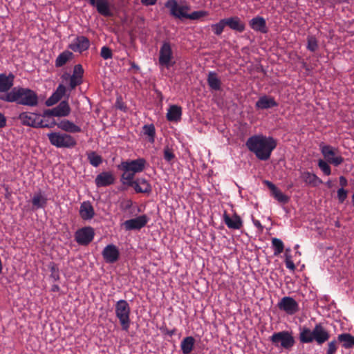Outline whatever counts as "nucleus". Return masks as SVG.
<instances>
[{
	"label": "nucleus",
	"instance_id": "nucleus-1",
	"mask_svg": "<svg viewBox=\"0 0 354 354\" xmlns=\"http://www.w3.org/2000/svg\"><path fill=\"white\" fill-rule=\"evenodd\" d=\"M277 140L263 134H256L250 136L245 142L248 149L253 153L260 160H268L272 151L277 147Z\"/></svg>",
	"mask_w": 354,
	"mask_h": 354
},
{
	"label": "nucleus",
	"instance_id": "nucleus-2",
	"mask_svg": "<svg viewBox=\"0 0 354 354\" xmlns=\"http://www.w3.org/2000/svg\"><path fill=\"white\" fill-rule=\"evenodd\" d=\"M0 100L6 102H15L17 104L35 107L39 104L37 93L28 88L15 86L8 94L0 97Z\"/></svg>",
	"mask_w": 354,
	"mask_h": 354
},
{
	"label": "nucleus",
	"instance_id": "nucleus-3",
	"mask_svg": "<svg viewBox=\"0 0 354 354\" xmlns=\"http://www.w3.org/2000/svg\"><path fill=\"white\" fill-rule=\"evenodd\" d=\"M330 335L322 324H316L313 330L308 327L300 328L299 339L302 344L315 341L318 345H322L330 339Z\"/></svg>",
	"mask_w": 354,
	"mask_h": 354
},
{
	"label": "nucleus",
	"instance_id": "nucleus-4",
	"mask_svg": "<svg viewBox=\"0 0 354 354\" xmlns=\"http://www.w3.org/2000/svg\"><path fill=\"white\" fill-rule=\"evenodd\" d=\"M165 7L169 10L171 17L180 20L183 19L197 20L208 15V12L205 10H198L188 14L187 11L190 10L189 6H180L176 0H167Z\"/></svg>",
	"mask_w": 354,
	"mask_h": 354
},
{
	"label": "nucleus",
	"instance_id": "nucleus-5",
	"mask_svg": "<svg viewBox=\"0 0 354 354\" xmlns=\"http://www.w3.org/2000/svg\"><path fill=\"white\" fill-rule=\"evenodd\" d=\"M146 165L147 161L143 158L122 161L118 166V169L123 171L121 175L122 183L126 185L134 180L136 174L142 172Z\"/></svg>",
	"mask_w": 354,
	"mask_h": 354
},
{
	"label": "nucleus",
	"instance_id": "nucleus-6",
	"mask_svg": "<svg viewBox=\"0 0 354 354\" xmlns=\"http://www.w3.org/2000/svg\"><path fill=\"white\" fill-rule=\"evenodd\" d=\"M269 340L273 346L281 350L290 351L295 344L292 333L288 330L274 333L269 337Z\"/></svg>",
	"mask_w": 354,
	"mask_h": 354
},
{
	"label": "nucleus",
	"instance_id": "nucleus-7",
	"mask_svg": "<svg viewBox=\"0 0 354 354\" xmlns=\"http://www.w3.org/2000/svg\"><path fill=\"white\" fill-rule=\"evenodd\" d=\"M115 313L121 325L122 329L128 331L131 325V308L129 303L120 299L115 305Z\"/></svg>",
	"mask_w": 354,
	"mask_h": 354
},
{
	"label": "nucleus",
	"instance_id": "nucleus-8",
	"mask_svg": "<svg viewBox=\"0 0 354 354\" xmlns=\"http://www.w3.org/2000/svg\"><path fill=\"white\" fill-rule=\"evenodd\" d=\"M47 136L50 143L57 148L71 149L77 145L75 138L66 133L50 132Z\"/></svg>",
	"mask_w": 354,
	"mask_h": 354
},
{
	"label": "nucleus",
	"instance_id": "nucleus-9",
	"mask_svg": "<svg viewBox=\"0 0 354 354\" xmlns=\"http://www.w3.org/2000/svg\"><path fill=\"white\" fill-rule=\"evenodd\" d=\"M321 153L325 160L328 163L337 167L344 160V158L339 153L338 149L330 145H320Z\"/></svg>",
	"mask_w": 354,
	"mask_h": 354
},
{
	"label": "nucleus",
	"instance_id": "nucleus-10",
	"mask_svg": "<svg viewBox=\"0 0 354 354\" xmlns=\"http://www.w3.org/2000/svg\"><path fill=\"white\" fill-rule=\"evenodd\" d=\"M173 52L171 45L169 42L165 41L160 47L159 51L158 62L161 66L170 68L174 64L172 62Z\"/></svg>",
	"mask_w": 354,
	"mask_h": 354
},
{
	"label": "nucleus",
	"instance_id": "nucleus-11",
	"mask_svg": "<svg viewBox=\"0 0 354 354\" xmlns=\"http://www.w3.org/2000/svg\"><path fill=\"white\" fill-rule=\"evenodd\" d=\"M71 113V107L68 101H62L57 106L44 111L41 116L45 117H66Z\"/></svg>",
	"mask_w": 354,
	"mask_h": 354
},
{
	"label": "nucleus",
	"instance_id": "nucleus-12",
	"mask_svg": "<svg viewBox=\"0 0 354 354\" xmlns=\"http://www.w3.org/2000/svg\"><path fill=\"white\" fill-rule=\"evenodd\" d=\"M94 236V229L92 227L86 226L75 232V240L80 245H87L93 241Z\"/></svg>",
	"mask_w": 354,
	"mask_h": 354
},
{
	"label": "nucleus",
	"instance_id": "nucleus-13",
	"mask_svg": "<svg viewBox=\"0 0 354 354\" xmlns=\"http://www.w3.org/2000/svg\"><path fill=\"white\" fill-rule=\"evenodd\" d=\"M279 310L284 311L288 315H292L299 310V304L291 297H283L277 304Z\"/></svg>",
	"mask_w": 354,
	"mask_h": 354
},
{
	"label": "nucleus",
	"instance_id": "nucleus-14",
	"mask_svg": "<svg viewBox=\"0 0 354 354\" xmlns=\"http://www.w3.org/2000/svg\"><path fill=\"white\" fill-rule=\"evenodd\" d=\"M41 115L35 113L22 112L19 115L21 123L27 127L39 128L42 126L40 122Z\"/></svg>",
	"mask_w": 354,
	"mask_h": 354
},
{
	"label": "nucleus",
	"instance_id": "nucleus-15",
	"mask_svg": "<svg viewBox=\"0 0 354 354\" xmlns=\"http://www.w3.org/2000/svg\"><path fill=\"white\" fill-rule=\"evenodd\" d=\"M134 189L136 193L151 194L152 187L149 182L144 178H138L127 184Z\"/></svg>",
	"mask_w": 354,
	"mask_h": 354
},
{
	"label": "nucleus",
	"instance_id": "nucleus-16",
	"mask_svg": "<svg viewBox=\"0 0 354 354\" xmlns=\"http://www.w3.org/2000/svg\"><path fill=\"white\" fill-rule=\"evenodd\" d=\"M14 80L15 75L12 73L8 75L0 73V97L8 94L13 88Z\"/></svg>",
	"mask_w": 354,
	"mask_h": 354
},
{
	"label": "nucleus",
	"instance_id": "nucleus-17",
	"mask_svg": "<svg viewBox=\"0 0 354 354\" xmlns=\"http://www.w3.org/2000/svg\"><path fill=\"white\" fill-rule=\"evenodd\" d=\"M148 221V217L143 214L135 218L127 220L123 225L126 230H140L147 225Z\"/></svg>",
	"mask_w": 354,
	"mask_h": 354
},
{
	"label": "nucleus",
	"instance_id": "nucleus-18",
	"mask_svg": "<svg viewBox=\"0 0 354 354\" xmlns=\"http://www.w3.org/2000/svg\"><path fill=\"white\" fill-rule=\"evenodd\" d=\"M90 46V41L85 36H77L69 44L68 48L73 51L82 53L88 49Z\"/></svg>",
	"mask_w": 354,
	"mask_h": 354
},
{
	"label": "nucleus",
	"instance_id": "nucleus-19",
	"mask_svg": "<svg viewBox=\"0 0 354 354\" xmlns=\"http://www.w3.org/2000/svg\"><path fill=\"white\" fill-rule=\"evenodd\" d=\"M115 178L111 171H102L95 179L97 187H107L114 184Z\"/></svg>",
	"mask_w": 354,
	"mask_h": 354
},
{
	"label": "nucleus",
	"instance_id": "nucleus-20",
	"mask_svg": "<svg viewBox=\"0 0 354 354\" xmlns=\"http://www.w3.org/2000/svg\"><path fill=\"white\" fill-rule=\"evenodd\" d=\"M102 256L106 263H113L118 260L120 252L115 245L109 244L104 248Z\"/></svg>",
	"mask_w": 354,
	"mask_h": 354
},
{
	"label": "nucleus",
	"instance_id": "nucleus-21",
	"mask_svg": "<svg viewBox=\"0 0 354 354\" xmlns=\"http://www.w3.org/2000/svg\"><path fill=\"white\" fill-rule=\"evenodd\" d=\"M223 218L225 224L229 229L240 230L243 227V221L236 213H234L231 217L225 212Z\"/></svg>",
	"mask_w": 354,
	"mask_h": 354
},
{
	"label": "nucleus",
	"instance_id": "nucleus-22",
	"mask_svg": "<svg viewBox=\"0 0 354 354\" xmlns=\"http://www.w3.org/2000/svg\"><path fill=\"white\" fill-rule=\"evenodd\" d=\"M278 106V103L272 96L264 95L259 98L255 103L257 109H268Z\"/></svg>",
	"mask_w": 354,
	"mask_h": 354
},
{
	"label": "nucleus",
	"instance_id": "nucleus-23",
	"mask_svg": "<svg viewBox=\"0 0 354 354\" xmlns=\"http://www.w3.org/2000/svg\"><path fill=\"white\" fill-rule=\"evenodd\" d=\"M264 184L270 189L271 191V195L277 201L283 204L288 203L290 198L287 195L282 193L281 190L279 189L272 182L269 180H265Z\"/></svg>",
	"mask_w": 354,
	"mask_h": 354
},
{
	"label": "nucleus",
	"instance_id": "nucleus-24",
	"mask_svg": "<svg viewBox=\"0 0 354 354\" xmlns=\"http://www.w3.org/2000/svg\"><path fill=\"white\" fill-rule=\"evenodd\" d=\"M224 20L226 26L234 31L243 32L245 29V23L236 16L225 18Z\"/></svg>",
	"mask_w": 354,
	"mask_h": 354
},
{
	"label": "nucleus",
	"instance_id": "nucleus-25",
	"mask_svg": "<svg viewBox=\"0 0 354 354\" xmlns=\"http://www.w3.org/2000/svg\"><path fill=\"white\" fill-rule=\"evenodd\" d=\"M79 213L80 217L84 221L91 220L95 216L94 208L89 201H84L81 203Z\"/></svg>",
	"mask_w": 354,
	"mask_h": 354
},
{
	"label": "nucleus",
	"instance_id": "nucleus-26",
	"mask_svg": "<svg viewBox=\"0 0 354 354\" xmlns=\"http://www.w3.org/2000/svg\"><path fill=\"white\" fill-rule=\"evenodd\" d=\"M66 87L63 84H59L55 91L46 101L47 106H51L57 104L65 95Z\"/></svg>",
	"mask_w": 354,
	"mask_h": 354
},
{
	"label": "nucleus",
	"instance_id": "nucleus-27",
	"mask_svg": "<svg viewBox=\"0 0 354 354\" xmlns=\"http://www.w3.org/2000/svg\"><path fill=\"white\" fill-rule=\"evenodd\" d=\"M249 25L252 29L254 31L259 32L261 33L268 32V28L266 26V21L265 19L262 17H255L252 18L250 22Z\"/></svg>",
	"mask_w": 354,
	"mask_h": 354
},
{
	"label": "nucleus",
	"instance_id": "nucleus-28",
	"mask_svg": "<svg viewBox=\"0 0 354 354\" xmlns=\"http://www.w3.org/2000/svg\"><path fill=\"white\" fill-rule=\"evenodd\" d=\"M57 127L68 133H79L81 128L68 120H63L57 124Z\"/></svg>",
	"mask_w": 354,
	"mask_h": 354
},
{
	"label": "nucleus",
	"instance_id": "nucleus-29",
	"mask_svg": "<svg viewBox=\"0 0 354 354\" xmlns=\"http://www.w3.org/2000/svg\"><path fill=\"white\" fill-rule=\"evenodd\" d=\"M301 179L306 183V185L312 187H317L322 184L323 181L317 176L315 174L309 171H304L301 174Z\"/></svg>",
	"mask_w": 354,
	"mask_h": 354
},
{
	"label": "nucleus",
	"instance_id": "nucleus-30",
	"mask_svg": "<svg viewBox=\"0 0 354 354\" xmlns=\"http://www.w3.org/2000/svg\"><path fill=\"white\" fill-rule=\"evenodd\" d=\"M182 115V109L177 105H171L167 111V119L169 122H178Z\"/></svg>",
	"mask_w": 354,
	"mask_h": 354
},
{
	"label": "nucleus",
	"instance_id": "nucleus-31",
	"mask_svg": "<svg viewBox=\"0 0 354 354\" xmlns=\"http://www.w3.org/2000/svg\"><path fill=\"white\" fill-rule=\"evenodd\" d=\"M47 198L41 192L35 193L32 198L33 209L44 208L47 204Z\"/></svg>",
	"mask_w": 354,
	"mask_h": 354
},
{
	"label": "nucleus",
	"instance_id": "nucleus-32",
	"mask_svg": "<svg viewBox=\"0 0 354 354\" xmlns=\"http://www.w3.org/2000/svg\"><path fill=\"white\" fill-rule=\"evenodd\" d=\"M195 339L192 336L185 337L180 343V348L183 354H190L194 349Z\"/></svg>",
	"mask_w": 354,
	"mask_h": 354
},
{
	"label": "nucleus",
	"instance_id": "nucleus-33",
	"mask_svg": "<svg viewBox=\"0 0 354 354\" xmlns=\"http://www.w3.org/2000/svg\"><path fill=\"white\" fill-rule=\"evenodd\" d=\"M207 83L209 86L214 91H219L221 88V82L217 77L215 72H209L207 75Z\"/></svg>",
	"mask_w": 354,
	"mask_h": 354
},
{
	"label": "nucleus",
	"instance_id": "nucleus-34",
	"mask_svg": "<svg viewBox=\"0 0 354 354\" xmlns=\"http://www.w3.org/2000/svg\"><path fill=\"white\" fill-rule=\"evenodd\" d=\"M338 340L342 342V346L344 348H351L354 347V337L350 333H342L337 337Z\"/></svg>",
	"mask_w": 354,
	"mask_h": 354
},
{
	"label": "nucleus",
	"instance_id": "nucleus-35",
	"mask_svg": "<svg viewBox=\"0 0 354 354\" xmlns=\"http://www.w3.org/2000/svg\"><path fill=\"white\" fill-rule=\"evenodd\" d=\"M73 53L68 50H65L60 53L55 59V66L62 67L71 59Z\"/></svg>",
	"mask_w": 354,
	"mask_h": 354
},
{
	"label": "nucleus",
	"instance_id": "nucleus-36",
	"mask_svg": "<svg viewBox=\"0 0 354 354\" xmlns=\"http://www.w3.org/2000/svg\"><path fill=\"white\" fill-rule=\"evenodd\" d=\"M88 160L90 164L97 167L102 162V158L95 151H91L87 153Z\"/></svg>",
	"mask_w": 354,
	"mask_h": 354
},
{
	"label": "nucleus",
	"instance_id": "nucleus-37",
	"mask_svg": "<svg viewBox=\"0 0 354 354\" xmlns=\"http://www.w3.org/2000/svg\"><path fill=\"white\" fill-rule=\"evenodd\" d=\"M307 49L310 52H315L318 48V41L313 35H308L307 37Z\"/></svg>",
	"mask_w": 354,
	"mask_h": 354
},
{
	"label": "nucleus",
	"instance_id": "nucleus-38",
	"mask_svg": "<svg viewBox=\"0 0 354 354\" xmlns=\"http://www.w3.org/2000/svg\"><path fill=\"white\" fill-rule=\"evenodd\" d=\"M144 134L149 136V140L151 142H154L156 129L153 124H145L143 127Z\"/></svg>",
	"mask_w": 354,
	"mask_h": 354
},
{
	"label": "nucleus",
	"instance_id": "nucleus-39",
	"mask_svg": "<svg viewBox=\"0 0 354 354\" xmlns=\"http://www.w3.org/2000/svg\"><path fill=\"white\" fill-rule=\"evenodd\" d=\"M226 26L224 19H221L218 23L211 25L212 31L216 35H221Z\"/></svg>",
	"mask_w": 354,
	"mask_h": 354
},
{
	"label": "nucleus",
	"instance_id": "nucleus-40",
	"mask_svg": "<svg viewBox=\"0 0 354 354\" xmlns=\"http://www.w3.org/2000/svg\"><path fill=\"white\" fill-rule=\"evenodd\" d=\"M272 244L274 248V255H278L283 251L284 245L281 239L277 238H273L272 239Z\"/></svg>",
	"mask_w": 354,
	"mask_h": 354
},
{
	"label": "nucleus",
	"instance_id": "nucleus-41",
	"mask_svg": "<svg viewBox=\"0 0 354 354\" xmlns=\"http://www.w3.org/2000/svg\"><path fill=\"white\" fill-rule=\"evenodd\" d=\"M328 164L329 163L326 160L322 159L318 160V167L326 176H329L331 174V169Z\"/></svg>",
	"mask_w": 354,
	"mask_h": 354
},
{
	"label": "nucleus",
	"instance_id": "nucleus-42",
	"mask_svg": "<svg viewBox=\"0 0 354 354\" xmlns=\"http://www.w3.org/2000/svg\"><path fill=\"white\" fill-rule=\"evenodd\" d=\"M49 268H50V270L51 272L50 277L53 279L54 281H59L60 279V277H59V271L58 266L55 263H52L49 266Z\"/></svg>",
	"mask_w": 354,
	"mask_h": 354
},
{
	"label": "nucleus",
	"instance_id": "nucleus-43",
	"mask_svg": "<svg viewBox=\"0 0 354 354\" xmlns=\"http://www.w3.org/2000/svg\"><path fill=\"white\" fill-rule=\"evenodd\" d=\"M100 55L104 59H109L112 58L113 53L110 48L104 46L101 48Z\"/></svg>",
	"mask_w": 354,
	"mask_h": 354
},
{
	"label": "nucleus",
	"instance_id": "nucleus-44",
	"mask_svg": "<svg viewBox=\"0 0 354 354\" xmlns=\"http://www.w3.org/2000/svg\"><path fill=\"white\" fill-rule=\"evenodd\" d=\"M174 158H175V155L173 152V150L171 149H170L169 147H166L164 149V159L167 162H169L172 160H174Z\"/></svg>",
	"mask_w": 354,
	"mask_h": 354
},
{
	"label": "nucleus",
	"instance_id": "nucleus-45",
	"mask_svg": "<svg viewBox=\"0 0 354 354\" xmlns=\"http://www.w3.org/2000/svg\"><path fill=\"white\" fill-rule=\"evenodd\" d=\"M69 79H70L69 86H70V88L71 90L74 89L77 86L82 84V83L83 82V80L82 79L78 78V77H75V75H71Z\"/></svg>",
	"mask_w": 354,
	"mask_h": 354
},
{
	"label": "nucleus",
	"instance_id": "nucleus-46",
	"mask_svg": "<svg viewBox=\"0 0 354 354\" xmlns=\"http://www.w3.org/2000/svg\"><path fill=\"white\" fill-rule=\"evenodd\" d=\"M41 124L42 126L39 127V128H53L55 126H57V124L55 120H52L51 121H45L42 119H40Z\"/></svg>",
	"mask_w": 354,
	"mask_h": 354
},
{
	"label": "nucleus",
	"instance_id": "nucleus-47",
	"mask_svg": "<svg viewBox=\"0 0 354 354\" xmlns=\"http://www.w3.org/2000/svg\"><path fill=\"white\" fill-rule=\"evenodd\" d=\"M83 73L84 69L81 64H77L74 66L73 73L72 75H75V77L82 80Z\"/></svg>",
	"mask_w": 354,
	"mask_h": 354
},
{
	"label": "nucleus",
	"instance_id": "nucleus-48",
	"mask_svg": "<svg viewBox=\"0 0 354 354\" xmlns=\"http://www.w3.org/2000/svg\"><path fill=\"white\" fill-rule=\"evenodd\" d=\"M337 350V342L333 340L328 344L326 354H335Z\"/></svg>",
	"mask_w": 354,
	"mask_h": 354
},
{
	"label": "nucleus",
	"instance_id": "nucleus-49",
	"mask_svg": "<svg viewBox=\"0 0 354 354\" xmlns=\"http://www.w3.org/2000/svg\"><path fill=\"white\" fill-rule=\"evenodd\" d=\"M348 192L344 188L337 190V198L340 203H343L347 198Z\"/></svg>",
	"mask_w": 354,
	"mask_h": 354
},
{
	"label": "nucleus",
	"instance_id": "nucleus-50",
	"mask_svg": "<svg viewBox=\"0 0 354 354\" xmlns=\"http://www.w3.org/2000/svg\"><path fill=\"white\" fill-rule=\"evenodd\" d=\"M285 262H286V266L287 268H288V269H290L291 270H294L295 269V266L293 261L287 255H286V257Z\"/></svg>",
	"mask_w": 354,
	"mask_h": 354
},
{
	"label": "nucleus",
	"instance_id": "nucleus-51",
	"mask_svg": "<svg viewBox=\"0 0 354 354\" xmlns=\"http://www.w3.org/2000/svg\"><path fill=\"white\" fill-rule=\"evenodd\" d=\"M252 222L254 225L258 229L259 232H262L263 231L264 227L261 225L259 220L252 218Z\"/></svg>",
	"mask_w": 354,
	"mask_h": 354
},
{
	"label": "nucleus",
	"instance_id": "nucleus-52",
	"mask_svg": "<svg viewBox=\"0 0 354 354\" xmlns=\"http://www.w3.org/2000/svg\"><path fill=\"white\" fill-rule=\"evenodd\" d=\"M141 3L144 6H153L156 3L157 0H140Z\"/></svg>",
	"mask_w": 354,
	"mask_h": 354
},
{
	"label": "nucleus",
	"instance_id": "nucleus-53",
	"mask_svg": "<svg viewBox=\"0 0 354 354\" xmlns=\"http://www.w3.org/2000/svg\"><path fill=\"white\" fill-rule=\"evenodd\" d=\"M6 126V116L0 113V129L3 128Z\"/></svg>",
	"mask_w": 354,
	"mask_h": 354
},
{
	"label": "nucleus",
	"instance_id": "nucleus-54",
	"mask_svg": "<svg viewBox=\"0 0 354 354\" xmlns=\"http://www.w3.org/2000/svg\"><path fill=\"white\" fill-rule=\"evenodd\" d=\"M339 185H341L342 188H344L348 185V181L346 178L343 176H341L339 177Z\"/></svg>",
	"mask_w": 354,
	"mask_h": 354
},
{
	"label": "nucleus",
	"instance_id": "nucleus-55",
	"mask_svg": "<svg viewBox=\"0 0 354 354\" xmlns=\"http://www.w3.org/2000/svg\"><path fill=\"white\" fill-rule=\"evenodd\" d=\"M176 330L175 328L172 329V330H165V333L168 335H169L170 337L173 336L175 333H176Z\"/></svg>",
	"mask_w": 354,
	"mask_h": 354
},
{
	"label": "nucleus",
	"instance_id": "nucleus-56",
	"mask_svg": "<svg viewBox=\"0 0 354 354\" xmlns=\"http://www.w3.org/2000/svg\"><path fill=\"white\" fill-rule=\"evenodd\" d=\"M131 206H132V201H128L124 206V209H128L131 208Z\"/></svg>",
	"mask_w": 354,
	"mask_h": 354
},
{
	"label": "nucleus",
	"instance_id": "nucleus-57",
	"mask_svg": "<svg viewBox=\"0 0 354 354\" xmlns=\"http://www.w3.org/2000/svg\"><path fill=\"white\" fill-rule=\"evenodd\" d=\"M52 290L53 291H59V287L58 285H53V287H52Z\"/></svg>",
	"mask_w": 354,
	"mask_h": 354
},
{
	"label": "nucleus",
	"instance_id": "nucleus-58",
	"mask_svg": "<svg viewBox=\"0 0 354 354\" xmlns=\"http://www.w3.org/2000/svg\"><path fill=\"white\" fill-rule=\"evenodd\" d=\"M131 66L132 68L139 69L138 66L134 62L131 63Z\"/></svg>",
	"mask_w": 354,
	"mask_h": 354
},
{
	"label": "nucleus",
	"instance_id": "nucleus-59",
	"mask_svg": "<svg viewBox=\"0 0 354 354\" xmlns=\"http://www.w3.org/2000/svg\"><path fill=\"white\" fill-rule=\"evenodd\" d=\"M326 184L328 186V187H329V188H330L332 187V183H331V180H328Z\"/></svg>",
	"mask_w": 354,
	"mask_h": 354
},
{
	"label": "nucleus",
	"instance_id": "nucleus-60",
	"mask_svg": "<svg viewBox=\"0 0 354 354\" xmlns=\"http://www.w3.org/2000/svg\"><path fill=\"white\" fill-rule=\"evenodd\" d=\"M335 225L336 227H340V226H341L340 223L338 221H335Z\"/></svg>",
	"mask_w": 354,
	"mask_h": 354
},
{
	"label": "nucleus",
	"instance_id": "nucleus-61",
	"mask_svg": "<svg viewBox=\"0 0 354 354\" xmlns=\"http://www.w3.org/2000/svg\"><path fill=\"white\" fill-rule=\"evenodd\" d=\"M352 202H353V206H354V194L352 196Z\"/></svg>",
	"mask_w": 354,
	"mask_h": 354
},
{
	"label": "nucleus",
	"instance_id": "nucleus-62",
	"mask_svg": "<svg viewBox=\"0 0 354 354\" xmlns=\"http://www.w3.org/2000/svg\"><path fill=\"white\" fill-rule=\"evenodd\" d=\"M299 248V245H296L295 248Z\"/></svg>",
	"mask_w": 354,
	"mask_h": 354
}]
</instances>
